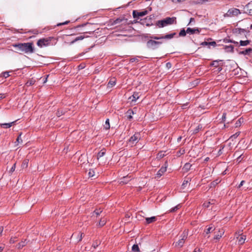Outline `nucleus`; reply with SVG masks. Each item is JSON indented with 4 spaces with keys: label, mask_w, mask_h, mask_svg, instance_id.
Listing matches in <instances>:
<instances>
[{
    "label": "nucleus",
    "mask_w": 252,
    "mask_h": 252,
    "mask_svg": "<svg viewBox=\"0 0 252 252\" xmlns=\"http://www.w3.org/2000/svg\"><path fill=\"white\" fill-rule=\"evenodd\" d=\"M33 44L32 43H24L13 44L12 46L16 48L18 52H22L25 53H32L34 51Z\"/></svg>",
    "instance_id": "nucleus-1"
},
{
    "label": "nucleus",
    "mask_w": 252,
    "mask_h": 252,
    "mask_svg": "<svg viewBox=\"0 0 252 252\" xmlns=\"http://www.w3.org/2000/svg\"><path fill=\"white\" fill-rule=\"evenodd\" d=\"M177 20L176 17H167L160 20H158L156 22V25L158 28H162L168 26L176 24Z\"/></svg>",
    "instance_id": "nucleus-2"
},
{
    "label": "nucleus",
    "mask_w": 252,
    "mask_h": 252,
    "mask_svg": "<svg viewBox=\"0 0 252 252\" xmlns=\"http://www.w3.org/2000/svg\"><path fill=\"white\" fill-rule=\"evenodd\" d=\"M51 40V37L41 38L37 41V45L40 48L47 46L50 45Z\"/></svg>",
    "instance_id": "nucleus-3"
},
{
    "label": "nucleus",
    "mask_w": 252,
    "mask_h": 252,
    "mask_svg": "<svg viewBox=\"0 0 252 252\" xmlns=\"http://www.w3.org/2000/svg\"><path fill=\"white\" fill-rule=\"evenodd\" d=\"M140 139V133H135L133 136H132L128 141V143L129 145H130L131 146H133V145L137 143L139 140Z\"/></svg>",
    "instance_id": "nucleus-4"
},
{
    "label": "nucleus",
    "mask_w": 252,
    "mask_h": 252,
    "mask_svg": "<svg viewBox=\"0 0 252 252\" xmlns=\"http://www.w3.org/2000/svg\"><path fill=\"white\" fill-rule=\"evenodd\" d=\"M241 12L239 9L235 8H232L228 10L227 13L225 14V16L228 17H232L237 16Z\"/></svg>",
    "instance_id": "nucleus-5"
},
{
    "label": "nucleus",
    "mask_w": 252,
    "mask_h": 252,
    "mask_svg": "<svg viewBox=\"0 0 252 252\" xmlns=\"http://www.w3.org/2000/svg\"><path fill=\"white\" fill-rule=\"evenodd\" d=\"M235 237L238 240V242L239 245H242L245 243L246 239L245 235H243L241 231L236 232L235 235Z\"/></svg>",
    "instance_id": "nucleus-6"
},
{
    "label": "nucleus",
    "mask_w": 252,
    "mask_h": 252,
    "mask_svg": "<svg viewBox=\"0 0 252 252\" xmlns=\"http://www.w3.org/2000/svg\"><path fill=\"white\" fill-rule=\"evenodd\" d=\"M182 237V238L175 243V247L180 248L183 246V245L185 243V241L187 238V233L184 232L183 233Z\"/></svg>",
    "instance_id": "nucleus-7"
},
{
    "label": "nucleus",
    "mask_w": 252,
    "mask_h": 252,
    "mask_svg": "<svg viewBox=\"0 0 252 252\" xmlns=\"http://www.w3.org/2000/svg\"><path fill=\"white\" fill-rule=\"evenodd\" d=\"M148 13V11L147 10H144L142 11H137L136 10H133L132 12L133 17L134 18H139L140 17H143Z\"/></svg>",
    "instance_id": "nucleus-8"
},
{
    "label": "nucleus",
    "mask_w": 252,
    "mask_h": 252,
    "mask_svg": "<svg viewBox=\"0 0 252 252\" xmlns=\"http://www.w3.org/2000/svg\"><path fill=\"white\" fill-rule=\"evenodd\" d=\"M167 162H165L164 166H162L159 171L158 172L156 175V177L159 178L167 170Z\"/></svg>",
    "instance_id": "nucleus-9"
},
{
    "label": "nucleus",
    "mask_w": 252,
    "mask_h": 252,
    "mask_svg": "<svg viewBox=\"0 0 252 252\" xmlns=\"http://www.w3.org/2000/svg\"><path fill=\"white\" fill-rule=\"evenodd\" d=\"M84 236V233L80 232L78 233L72 234L71 238L73 239L75 237H76V240L75 242L78 243L82 240L83 237Z\"/></svg>",
    "instance_id": "nucleus-10"
},
{
    "label": "nucleus",
    "mask_w": 252,
    "mask_h": 252,
    "mask_svg": "<svg viewBox=\"0 0 252 252\" xmlns=\"http://www.w3.org/2000/svg\"><path fill=\"white\" fill-rule=\"evenodd\" d=\"M161 42L156 41L155 40H150L147 42V45L149 47L154 48L157 45L161 44Z\"/></svg>",
    "instance_id": "nucleus-11"
},
{
    "label": "nucleus",
    "mask_w": 252,
    "mask_h": 252,
    "mask_svg": "<svg viewBox=\"0 0 252 252\" xmlns=\"http://www.w3.org/2000/svg\"><path fill=\"white\" fill-rule=\"evenodd\" d=\"M245 9L249 14L252 15V1L249 2L245 7Z\"/></svg>",
    "instance_id": "nucleus-12"
},
{
    "label": "nucleus",
    "mask_w": 252,
    "mask_h": 252,
    "mask_svg": "<svg viewBox=\"0 0 252 252\" xmlns=\"http://www.w3.org/2000/svg\"><path fill=\"white\" fill-rule=\"evenodd\" d=\"M246 30L240 28H236L233 30V33L236 34H242L246 33Z\"/></svg>",
    "instance_id": "nucleus-13"
},
{
    "label": "nucleus",
    "mask_w": 252,
    "mask_h": 252,
    "mask_svg": "<svg viewBox=\"0 0 252 252\" xmlns=\"http://www.w3.org/2000/svg\"><path fill=\"white\" fill-rule=\"evenodd\" d=\"M139 94L138 93H134L133 95L129 97V99H130L131 101L135 102L139 97Z\"/></svg>",
    "instance_id": "nucleus-14"
},
{
    "label": "nucleus",
    "mask_w": 252,
    "mask_h": 252,
    "mask_svg": "<svg viewBox=\"0 0 252 252\" xmlns=\"http://www.w3.org/2000/svg\"><path fill=\"white\" fill-rule=\"evenodd\" d=\"M15 122L14 121L9 123L0 124V125L1 127L7 128L12 126L15 124Z\"/></svg>",
    "instance_id": "nucleus-15"
},
{
    "label": "nucleus",
    "mask_w": 252,
    "mask_h": 252,
    "mask_svg": "<svg viewBox=\"0 0 252 252\" xmlns=\"http://www.w3.org/2000/svg\"><path fill=\"white\" fill-rule=\"evenodd\" d=\"M116 82V79L115 78H111L108 84H107V87L108 88H112L113 87L115 84Z\"/></svg>",
    "instance_id": "nucleus-16"
},
{
    "label": "nucleus",
    "mask_w": 252,
    "mask_h": 252,
    "mask_svg": "<svg viewBox=\"0 0 252 252\" xmlns=\"http://www.w3.org/2000/svg\"><path fill=\"white\" fill-rule=\"evenodd\" d=\"M224 231L223 229H220L219 231L218 234H216L214 236V239L219 240L224 234Z\"/></svg>",
    "instance_id": "nucleus-17"
},
{
    "label": "nucleus",
    "mask_w": 252,
    "mask_h": 252,
    "mask_svg": "<svg viewBox=\"0 0 252 252\" xmlns=\"http://www.w3.org/2000/svg\"><path fill=\"white\" fill-rule=\"evenodd\" d=\"M175 32H173L172 33L166 34L165 35L162 36V39H170L174 37V35H176Z\"/></svg>",
    "instance_id": "nucleus-18"
},
{
    "label": "nucleus",
    "mask_w": 252,
    "mask_h": 252,
    "mask_svg": "<svg viewBox=\"0 0 252 252\" xmlns=\"http://www.w3.org/2000/svg\"><path fill=\"white\" fill-rule=\"evenodd\" d=\"M130 176H128V175L126 177H124L121 179L120 184H126L130 180Z\"/></svg>",
    "instance_id": "nucleus-19"
},
{
    "label": "nucleus",
    "mask_w": 252,
    "mask_h": 252,
    "mask_svg": "<svg viewBox=\"0 0 252 252\" xmlns=\"http://www.w3.org/2000/svg\"><path fill=\"white\" fill-rule=\"evenodd\" d=\"M195 32H199V31L198 29H191L190 28H188L187 29V32L188 33L193 34Z\"/></svg>",
    "instance_id": "nucleus-20"
},
{
    "label": "nucleus",
    "mask_w": 252,
    "mask_h": 252,
    "mask_svg": "<svg viewBox=\"0 0 252 252\" xmlns=\"http://www.w3.org/2000/svg\"><path fill=\"white\" fill-rule=\"evenodd\" d=\"M156 220H157V219H156V218L155 217H150V218H146V222L148 224H149L150 223L154 222Z\"/></svg>",
    "instance_id": "nucleus-21"
},
{
    "label": "nucleus",
    "mask_w": 252,
    "mask_h": 252,
    "mask_svg": "<svg viewBox=\"0 0 252 252\" xmlns=\"http://www.w3.org/2000/svg\"><path fill=\"white\" fill-rule=\"evenodd\" d=\"M240 53L241 54H243V55H248V54H250L251 53H252V48L247 49L245 50L241 51Z\"/></svg>",
    "instance_id": "nucleus-22"
},
{
    "label": "nucleus",
    "mask_w": 252,
    "mask_h": 252,
    "mask_svg": "<svg viewBox=\"0 0 252 252\" xmlns=\"http://www.w3.org/2000/svg\"><path fill=\"white\" fill-rule=\"evenodd\" d=\"M234 47L232 45L226 46L224 49L227 52H233Z\"/></svg>",
    "instance_id": "nucleus-23"
},
{
    "label": "nucleus",
    "mask_w": 252,
    "mask_h": 252,
    "mask_svg": "<svg viewBox=\"0 0 252 252\" xmlns=\"http://www.w3.org/2000/svg\"><path fill=\"white\" fill-rule=\"evenodd\" d=\"M127 117L129 120H131L132 118V115L134 114V112L132 110H128L127 112Z\"/></svg>",
    "instance_id": "nucleus-24"
},
{
    "label": "nucleus",
    "mask_w": 252,
    "mask_h": 252,
    "mask_svg": "<svg viewBox=\"0 0 252 252\" xmlns=\"http://www.w3.org/2000/svg\"><path fill=\"white\" fill-rule=\"evenodd\" d=\"M191 166V165L190 163H186L184 166L183 169L186 171H188L190 169Z\"/></svg>",
    "instance_id": "nucleus-25"
},
{
    "label": "nucleus",
    "mask_w": 252,
    "mask_h": 252,
    "mask_svg": "<svg viewBox=\"0 0 252 252\" xmlns=\"http://www.w3.org/2000/svg\"><path fill=\"white\" fill-rule=\"evenodd\" d=\"M106 222V219L105 218L101 219L98 222V225L100 227L105 225Z\"/></svg>",
    "instance_id": "nucleus-26"
},
{
    "label": "nucleus",
    "mask_w": 252,
    "mask_h": 252,
    "mask_svg": "<svg viewBox=\"0 0 252 252\" xmlns=\"http://www.w3.org/2000/svg\"><path fill=\"white\" fill-rule=\"evenodd\" d=\"M27 244V241L25 240L19 243L18 245V249H21Z\"/></svg>",
    "instance_id": "nucleus-27"
},
{
    "label": "nucleus",
    "mask_w": 252,
    "mask_h": 252,
    "mask_svg": "<svg viewBox=\"0 0 252 252\" xmlns=\"http://www.w3.org/2000/svg\"><path fill=\"white\" fill-rule=\"evenodd\" d=\"M214 204V201L212 200L211 201L205 202L203 203V206L205 208H208L210 204Z\"/></svg>",
    "instance_id": "nucleus-28"
},
{
    "label": "nucleus",
    "mask_w": 252,
    "mask_h": 252,
    "mask_svg": "<svg viewBox=\"0 0 252 252\" xmlns=\"http://www.w3.org/2000/svg\"><path fill=\"white\" fill-rule=\"evenodd\" d=\"M105 154V151L103 150H101L97 154V159H99V158L102 157L104 156Z\"/></svg>",
    "instance_id": "nucleus-29"
},
{
    "label": "nucleus",
    "mask_w": 252,
    "mask_h": 252,
    "mask_svg": "<svg viewBox=\"0 0 252 252\" xmlns=\"http://www.w3.org/2000/svg\"><path fill=\"white\" fill-rule=\"evenodd\" d=\"M165 152L161 151L159 152L157 155L158 158H161L165 156Z\"/></svg>",
    "instance_id": "nucleus-30"
},
{
    "label": "nucleus",
    "mask_w": 252,
    "mask_h": 252,
    "mask_svg": "<svg viewBox=\"0 0 252 252\" xmlns=\"http://www.w3.org/2000/svg\"><path fill=\"white\" fill-rule=\"evenodd\" d=\"M28 163H29V160L28 159H25L23 161L22 164V167L23 168H26L28 166Z\"/></svg>",
    "instance_id": "nucleus-31"
},
{
    "label": "nucleus",
    "mask_w": 252,
    "mask_h": 252,
    "mask_svg": "<svg viewBox=\"0 0 252 252\" xmlns=\"http://www.w3.org/2000/svg\"><path fill=\"white\" fill-rule=\"evenodd\" d=\"M249 43H250V41L248 40H247L245 41L241 40L240 41V45L243 46H246V45H248Z\"/></svg>",
    "instance_id": "nucleus-32"
},
{
    "label": "nucleus",
    "mask_w": 252,
    "mask_h": 252,
    "mask_svg": "<svg viewBox=\"0 0 252 252\" xmlns=\"http://www.w3.org/2000/svg\"><path fill=\"white\" fill-rule=\"evenodd\" d=\"M181 207V205L180 204H178L177 205V206H176L175 207L171 208L170 210H169V212H175L177 210H178Z\"/></svg>",
    "instance_id": "nucleus-33"
},
{
    "label": "nucleus",
    "mask_w": 252,
    "mask_h": 252,
    "mask_svg": "<svg viewBox=\"0 0 252 252\" xmlns=\"http://www.w3.org/2000/svg\"><path fill=\"white\" fill-rule=\"evenodd\" d=\"M85 38V37L83 35H80L77 37H76L73 40V41L71 42L72 43H74L75 42L77 41H79V40H82L84 38Z\"/></svg>",
    "instance_id": "nucleus-34"
},
{
    "label": "nucleus",
    "mask_w": 252,
    "mask_h": 252,
    "mask_svg": "<svg viewBox=\"0 0 252 252\" xmlns=\"http://www.w3.org/2000/svg\"><path fill=\"white\" fill-rule=\"evenodd\" d=\"M132 251L134 252H138L139 249L137 245H134L132 247Z\"/></svg>",
    "instance_id": "nucleus-35"
},
{
    "label": "nucleus",
    "mask_w": 252,
    "mask_h": 252,
    "mask_svg": "<svg viewBox=\"0 0 252 252\" xmlns=\"http://www.w3.org/2000/svg\"><path fill=\"white\" fill-rule=\"evenodd\" d=\"M215 229L213 228V226H210L206 229V230L205 231V233L206 234H208L212 232Z\"/></svg>",
    "instance_id": "nucleus-36"
},
{
    "label": "nucleus",
    "mask_w": 252,
    "mask_h": 252,
    "mask_svg": "<svg viewBox=\"0 0 252 252\" xmlns=\"http://www.w3.org/2000/svg\"><path fill=\"white\" fill-rule=\"evenodd\" d=\"M104 127L106 129H108L110 128V124H109V119H107L106 120L105 124L104 125Z\"/></svg>",
    "instance_id": "nucleus-37"
},
{
    "label": "nucleus",
    "mask_w": 252,
    "mask_h": 252,
    "mask_svg": "<svg viewBox=\"0 0 252 252\" xmlns=\"http://www.w3.org/2000/svg\"><path fill=\"white\" fill-rule=\"evenodd\" d=\"M187 31H185L184 29L182 30L179 32V36H184L186 35Z\"/></svg>",
    "instance_id": "nucleus-38"
},
{
    "label": "nucleus",
    "mask_w": 252,
    "mask_h": 252,
    "mask_svg": "<svg viewBox=\"0 0 252 252\" xmlns=\"http://www.w3.org/2000/svg\"><path fill=\"white\" fill-rule=\"evenodd\" d=\"M202 128V126H201L198 125V126L194 130L193 133H197Z\"/></svg>",
    "instance_id": "nucleus-39"
},
{
    "label": "nucleus",
    "mask_w": 252,
    "mask_h": 252,
    "mask_svg": "<svg viewBox=\"0 0 252 252\" xmlns=\"http://www.w3.org/2000/svg\"><path fill=\"white\" fill-rule=\"evenodd\" d=\"M122 21H123L122 19L118 18L114 21L113 24H117L120 23Z\"/></svg>",
    "instance_id": "nucleus-40"
},
{
    "label": "nucleus",
    "mask_w": 252,
    "mask_h": 252,
    "mask_svg": "<svg viewBox=\"0 0 252 252\" xmlns=\"http://www.w3.org/2000/svg\"><path fill=\"white\" fill-rule=\"evenodd\" d=\"M21 133L20 134L19 136L17 137L16 142H17L18 143H20L22 142V140L21 138Z\"/></svg>",
    "instance_id": "nucleus-41"
},
{
    "label": "nucleus",
    "mask_w": 252,
    "mask_h": 252,
    "mask_svg": "<svg viewBox=\"0 0 252 252\" xmlns=\"http://www.w3.org/2000/svg\"><path fill=\"white\" fill-rule=\"evenodd\" d=\"M189 183V180H185L182 185V186L183 188H185L186 186H187V185Z\"/></svg>",
    "instance_id": "nucleus-42"
},
{
    "label": "nucleus",
    "mask_w": 252,
    "mask_h": 252,
    "mask_svg": "<svg viewBox=\"0 0 252 252\" xmlns=\"http://www.w3.org/2000/svg\"><path fill=\"white\" fill-rule=\"evenodd\" d=\"M239 135V132H237L235 134H233V135H232L231 136V137L230 138V139H232L233 140V138H236V137H237L238 136V135Z\"/></svg>",
    "instance_id": "nucleus-43"
},
{
    "label": "nucleus",
    "mask_w": 252,
    "mask_h": 252,
    "mask_svg": "<svg viewBox=\"0 0 252 252\" xmlns=\"http://www.w3.org/2000/svg\"><path fill=\"white\" fill-rule=\"evenodd\" d=\"M94 172L93 170H90L88 174L90 177H93L94 175Z\"/></svg>",
    "instance_id": "nucleus-44"
},
{
    "label": "nucleus",
    "mask_w": 252,
    "mask_h": 252,
    "mask_svg": "<svg viewBox=\"0 0 252 252\" xmlns=\"http://www.w3.org/2000/svg\"><path fill=\"white\" fill-rule=\"evenodd\" d=\"M9 72H4L2 73V76L4 78H7L9 76Z\"/></svg>",
    "instance_id": "nucleus-45"
},
{
    "label": "nucleus",
    "mask_w": 252,
    "mask_h": 252,
    "mask_svg": "<svg viewBox=\"0 0 252 252\" xmlns=\"http://www.w3.org/2000/svg\"><path fill=\"white\" fill-rule=\"evenodd\" d=\"M102 211L101 210H95L94 212V214H95L96 216H98L101 213Z\"/></svg>",
    "instance_id": "nucleus-46"
},
{
    "label": "nucleus",
    "mask_w": 252,
    "mask_h": 252,
    "mask_svg": "<svg viewBox=\"0 0 252 252\" xmlns=\"http://www.w3.org/2000/svg\"><path fill=\"white\" fill-rule=\"evenodd\" d=\"M15 168H16V163L14 164V165L12 166V167L11 168V169L10 170V172H11V173L13 172L15 170Z\"/></svg>",
    "instance_id": "nucleus-47"
},
{
    "label": "nucleus",
    "mask_w": 252,
    "mask_h": 252,
    "mask_svg": "<svg viewBox=\"0 0 252 252\" xmlns=\"http://www.w3.org/2000/svg\"><path fill=\"white\" fill-rule=\"evenodd\" d=\"M99 244V242H96L93 244V247H94V249H95Z\"/></svg>",
    "instance_id": "nucleus-48"
},
{
    "label": "nucleus",
    "mask_w": 252,
    "mask_h": 252,
    "mask_svg": "<svg viewBox=\"0 0 252 252\" xmlns=\"http://www.w3.org/2000/svg\"><path fill=\"white\" fill-rule=\"evenodd\" d=\"M69 22V21H66V22H63V23H59V24H57V26H61V25H66V24H67Z\"/></svg>",
    "instance_id": "nucleus-49"
},
{
    "label": "nucleus",
    "mask_w": 252,
    "mask_h": 252,
    "mask_svg": "<svg viewBox=\"0 0 252 252\" xmlns=\"http://www.w3.org/2000/svg\"><path fill=\"white\" fill-rule=\"evenodd\" d=\"M142 24L144 25L145 24L147 26H151L152 25V24H150V23H145V21H143L142 22Z\"/></svg>",
    "instance_id": "nucleus-50"
},
{
    "label": "nucleus",
    "mask_w": 252,
    "mask_h": 252,
    "mask_svg": "<svg viewBox=\"0 0 252 252\" xmlns=\"http://www.w3.org/2000/svg\"><path fill=\"white\" fill-rule=\"evenodd\" d=\"M154 39H156V40H158V39H162V36H160V37H158V36H154L153 37Z\"/></svg>",
    "instance_id": "nucleus-51"
},
{
    "label": "nucleus",
    "mask_w": 252,
    "mask_h": 252,
    "mask_svg": "<svg viewBox=\"0 0 252 252\" xmlns=\"http://www.w3.org/2000/svg\"><path fill=\"white\" fill-rule=\"evenodd\" d=\"M195 22V20H194V18H191L190 19V20H189V25L191 24L192 22Z\"/></svg>",
    "instance_id": "nucleus-52"
},
{
    "label": "nucleus",
    "mask_w": 252,
    "mask_h": 252,
    "mask_svg": "<svg viewBox=\"0 0 252 252\" xmlns=\"http://www.w3.org/2000/svg\"><path fill=\"white\" fill-rule=\"evenodd\" d=\"M241 122H240V120L237 121L235 124L236 125V127H237L239 126Z\"/></svg>",
    "instance_id": "nucleus-53"
},
{
    "label": "nucleus",
    "mask_w": 252,
    "mask_h": 252,
    "mask_svg": "<svg viewBox=\"0 0 252 252\" xmlns=\"http://www.w3.org/2000/svg\"><path fill=\"white\" fill-rule=\"evenodd\" d=\"M245 183L244 181H242L240 184V185L238 186V188H240L241 186H242Z\"/></svg>",
    "instance_id": "nucleus-54"
},
{
    "label": "nucleus",
    "mask_w": 252,
    "mask_h": 252,
    "mask_svg": "<svg viewBox=\"0 0 252 252\" xmlns=\"http://www.w3.org/2000/svg\"><path fill=\"white\" fill-rule=\"evenodd\" d=\"M166 66H167V68H169L171 66V64L170 63H166Z\"/></svg>",
    "instance_id": "nucleus-55"
},
{
    "label": "nucleus",
    "mask_w": 252,
    "mask_h": 252,
    "mask_svg": "<svg viewBox=\"0 0 252 252\" xmlns=\"http://www.w3.org/2000/svg\"><path fill=\"white\" fill-rule=\"evenodd\" d=\"M5 96L4 94H0V99H2L3 98H4Z\"/></svg>",
    "instance_id": "nucleus-56"
},
{
    "label": "nucleus",
    "mask_w": 252,
    "mask_h": 252,
    "mask_svg": "<svg viewBox=\"0 0 252 252\" xmlns=\"http://www.w3.org/2000/svg\"><path fill=\"white\" fill-rule=\"evenodd\" d=\"M3 231V228L1 227L0 228V236L1 235Z\"/></svg>",
    "instance_id": "nucleus-57"
},
{
    "label": "nucleus",
    "mask_w": 252,
    "mask_h": 252,
    "mask_svg": "<svg viewBox=\"0 0 252 252\" xmlns=\"http://www.w3.org/2000/svg\"><path fill=\"white\" fill-rule=\"evenodd\" d=\"M226 118V114L225 113H223V115H222V119H225Z\"/></svg>",
    "instance_id": "nucleus-58"
},
{
    "label": "nucleus",
    "mask_w": 252,
    "mask_h": 252,
    "mask_svg": "<svg viewBox=\"0 0 252 252\" xmlns=\"http://www.w3.org/2000/svg\"><path fill=\"white\" fill-rule=\"evenodd\" d=\"M4 248V247L0 246V252H1Z\"/></svg>",
    "instance_id": "nucleus-59"
},
{
    "label": "nucleus",
    "mask_w": 252,
    "mask_h": 252,
    "mask_svg": "<svg viewBox=\"0 0 252 252\" xmlns=\"http://www.w3.org/2000/svg\"><path fill=\"white\" fill-rule=\"evenodd\" d=\"M193 252H201L200 250L198 249V250H196V249L194 250V251Z\"/></svg>",
    "instance_id": "nucleus-60"
},
{
    "label": "nucleus",
    "mask_w": 252,
    "mask_h": 252,
    "mask_svg": "<svg viewBox=\"0 0 252 252\" xmlns=\"http://www.w3.org/2000/svg\"><path fill=\"white\" fill-rule=\"evenodd\" d=\"M182 0H173V1L177 2L182 1Z\"/></svg>",
    "instance_id": "nucleus-61"
},
{
    "label": "nucleus",
    "mask_w": 252,
    "mask_h": 252,
    "mask_svg": "<svg viewBox=\"0 0 252 252\" xmlns=\"http://www.w3.org/2000/svg\"><path fill=\"white\" fill-rule=\"evenodd\" d=\"M10 242L11 243H13L14 242V240H13L12 239H11L10 240Z\"/></svg>",
    "instance_id": "nucleus-62"
},
{
    "label": "nucleus",
    "mask_w": 252,
    "mask_h": 252,
    "mask_svg": "<svg viewBox=\"0 0 252 252\" xmlns=\"http://www.w3.org/2000/svg\"><path fill=\"white\" fill-rule=\"evenodd\" d=\"M61 113H60V112H59V111H58V113H57V115H58V117H60V116H61Z\"/></svg>",
    "instance_id": "nucleus-63"
},
{
    "label": "nucleus",
    "mask_w": 252,
    "mask_h": 252,
    "mask_svg": "<svg viewBox=\"0 0 252 252\" xmlns=\"http://www.w3.org/2000/svg\"><path fill=\"white\" fill-rule=\"evenodd\" d=\"M181 139H182V137H181V136L179 137V138H178V141H180L181 140Z\"/></svg>",
    "instance_id": "nucleus-64"
}]
</instances>
